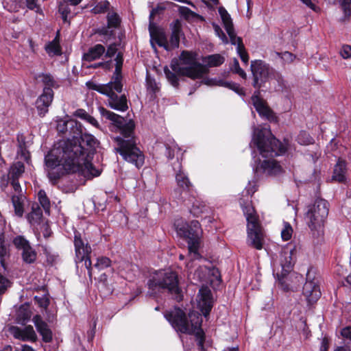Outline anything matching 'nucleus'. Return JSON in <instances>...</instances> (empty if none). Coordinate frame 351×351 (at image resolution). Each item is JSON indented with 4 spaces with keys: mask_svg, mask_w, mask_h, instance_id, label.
Returning a JSON list of instances; mask_svg holds the SVG:
<instances>
[{
    "mask_svg": "<svg viewBox=\"0 0 351 351\" xmlns=\"http://www.w3.org/2000/svg\"><path fill=\"white\" fill-rule=\"evenodd\" d=\"M36 80H39L44 86L43 89L57 88L59 87V82L51 73H42L36 76Z\"/></svg>",
    "mask_w": 351,
    "mask_h": 351,
    "instance_id": "obj_26",
    "label": "nucleus"
},
{
    "mask_svg": "<svg viewBox=\"0 0 351 351\" xmlns=\"http://www.w3.org/2000/svg\"><path fill=\"white\" fill-rule=\"evenodd\" d=\"M328 340L327 339V338L324 337L322 341L320 351H328Z\"/></svg>",
    "mask_w": 351,
    "mask_h": 351,
    "instance_id": "obj_63",
    "label": "nucleus"
},
{
    "mask_svg": "<svg viewBox=\"0 0 351 351\" xmlns=\"http://www.w3.org/2000/svg\"><path fill=\"white\" fill-rule=\"evenodd\" d=\"M226 31L230 38V41L232 45H237V47H239L240 45H244L241 38L237 36L234 27Z\"/></svg>",
    "mask_w": 351,
    "mask_h": 351,
    "instance_id": "obj_41",
    "label": "nucleus"
},
{
    "mask_svg": "<svg viewBox=\"0 0 351 351\" xmlns=\"http://www.w3.org/2000/svg\"><path fill=\"white\" fill-rule=\"evenodd\" d=\"M108 27L109 28H117L121 23L119 16L115 12H109L107 15Z\"/></svg>",
    "mask_w": 351,
    "mask_h": 351,
    "instance_id": "obj_39",
    "label": "nucleus"
},
{
    "mask_svg": "<svg viewBox=\"0 0 351 351\" xmlns=\"http://www.w3.org/2000/svg\"><path fill=\"white\" fill-rule=\"evenodd\" d=\"M176 180L178 186L183 191L189 192L192 190V183L190 182L188 176L182 170H179L176 173Z\"/></svg>",
    "mask_w": 351,
    "mask_h": 351,
    "instance_id": "obj_29",
    "label": "nucleus"
},
{
    "mask_svg": "<svg viewBox=\"0 0 351 351\" xmlns=\"http://www.w3.org/2000/svg\"><path fill=\"white\" fill-rule=\"evenodd\" d=\"M9 286V280L0 275V294L3 293Z\"/></svg>",
    "mask_w": 351,
    "mask_h": 351,
    "instance_id": "obj_58",
    "label": "nucleus"
},
{
    "mask_svg": "<svg viewBox=\"0 0 351 351\" xmlns=\"http://www.w3.org/2000/svg\"><path fill=\"white\" fill-rule=\"evenodd\" d=\"M11 332L15 338L23 341H35L37 338L36 332L32 326H27L23 329L16 326L12 327L11 328Z\"/></svg>",
    "mask_w": 351,
    "mask_h": 351,
    "instance_id": "obj_20",
    "label": "nucleus"
},
{
    "mask_svg": "<svg viewBox=\"0 0 351 351\" xmlns=\"http://www.w3.org/2000/svg\"><path fill=\"white\" fill-rule=\"evenodd\" d=\"M219 13L221 16L226 30L233 28L234 27L231 17L230 14L228 13L227 10L224 8H219Z\"/></svg>",
    "mask_w": 351,
    "mask_h": 351,
    "instance_id": "obj_37",
    "label": "nucleus"
},
{
    "mask_svg": "<svg viewBox=\"0 0 351 351\" xmlns=\"http://www.w3.org/2000/svg\"><path fill=\"white\" fill-rule=\"evenodd\" d=\"M260 167L264 173L271 176L278 175L282 171V167L273 159L263 160Z\"/></svg>",
    "mask_w": 351,
    "mask_h": 351,
    "instance_id": "obj_24",
    "label": "nucleus"
},
{
    "mask_svg": "<svg viewBox=\"0 0 351 351\" xmlns=\"http://www.w3.org/2000/svg\"><path fill=\"white\" fill-rule=\"evenodd\" d=\"M38 200L40 205L43 206L45 213L49 215L50 211V202L43 190H40L38 193Z\"/></svg>",
    "mask_w": 351,
    "mask_h": 351,
    "instance_id": "obj_38",
    "label": "nucleus"
},
{
    "mask_svg": "<svg viewBox=\"0 0 351 351\" xmlns=\"http://www.w3.org/2000/svg\"><path fill=\"white\" fill-rule=\"evenodd\" d=\"M119 53L122 54L121 52L117 53V45L113 43L108 46L106 52L105 53V57L106 58H112L115 54L118 55ZM123 56V55H121ZM117 56H116L117 57Z\"/></svg>",
    "mask_w": 351,
    "mask_h": 351,
    "instance_id": "obj_56",
    "label": "nucleus"
},
{
    "mask_svg": "<svg viewBox=\"0 0 351 351\" xmlns=\"http://www.w3.org/2000/svg\"><path fill=\"white\" fill-rule=\"evenodd\" d=\"M251 99L254 107L261 117L269 120L273 119V112L267 105L266 101L260 97L259 90L255 91Z\"/></svg>",
    "mask_w": 351,
    "mask_h": 351,
    "instance_id": "obj_17",
    "label": "nucleus"
},
{
    "mask_svg": "<svg viewBox=\"0 0 351 351\" xmlns=\"http://www.w3.org/2000/svg\"><path fill=\"white\" fill-rule=\"evenodd\" d=\"M199 306L202 313L206 316L213 307V298L210 289L202 286L199 291Z\"/></svg>",
    "mask_w": 351,
    "mask_h": 351,
    "instance_id": "obj_18",
    "label": "nucleus"
},
{
    "mask_svg": "<svg viewBox=\"0 0 351 351\" xmlns=\"http://www.w3.org/2000/svg\"><path fill=\"white\" fill-rule=\"evenodd\" d=\"M230 70L233 73L238 74L242 78H246L247 75L245 72L240 67L239 61L236 58H234L233 60L232 64L230 66Z\"/></svg>",
    "mask_w": 351,
    "mask_h": 351,
    "instance_id": "obj_46",
    "label": "nucleus"
},
{
    "mask_svg": "<svg viewBox=\"0 0 351 351\" xmlns=\"http://www.w3.org/2000/svg\"><path fill=\"white\" fill-rule=\"evenodd\" d=\"M304 4H305L307 7L310 8L311 9L315 10V5L311 0H300Z\"/></svg>",
    "mask_w": 351,
    "mask_h": 351,
    "instance_id": "obj_64",
    "label": "nucleus"
},
{
    "mask_svg": "<svg viewBox=\"0 0 351 351\" xmlns=\"http://www.w3.org/2000/svg\"><path fill=\"white\" fill-rule=\"evenodd\" d=\"M302 294L309 305L315 303L321 296L318 281L312 275V271L310 269L306 274V281L303 287Z\"/></svg>",
    "mask_w": 351,
    "mask_h": 351,
    "instance_id": "obj_13",
    "label": "nucleus"
},
{
    "mask_svg": "<svg viewBox=\"0 0 351 351\" xmlns=\"http://www.w3.org/2000/svg\"><path fill=\"white\" fill-rule=\"evenodd\" d=\"M43 217V211L40 208L36 205L33 206L32 211L27 215V220L32 225H36L40 223Z\"/></svg>",
    "mask_w": 351,
    "mask_h": 351,
    "instance_id": "obj_33",
    "label": "nucleus"
},
{
    "mask_svg": "<svg viewBox=\"0 0 351 351\" xmlns=\"http://www.w3.org/2000/svg\"><path fill=\"white\" fill-rule=\"evenodd\" d=\"M74 247L75 258V261L77 265L80 263L84 262V266L88 270V274L90 278L92 276V263L90 261V255L92 249L86 239L82 237V234L79 232H74Z\"/></svg>",
    "mask_w": 351,
    "mask_h": 351,
    "instance_id": "obj_10",
    "label": "nucleus"
},
{
    "mask_svg": "<svg viewBox=\"0 0 351 351\" xmlns=\"http://www.w3.org/2000/svg\"><path fill=\"white\" fill-rule=\"evenodd\" d=\"M225 58L220 54H213L206 56L204 61L208 66H219L224 62Z\"/></svg>",
    "mask_w": 351,
    "mask_h": 351,
    "instance_id": "obj_35",
    "label": "nucleus"
},
{
    "mask_svg": "<svg viewBox=\"0 0 351 351\" xmlns=\"http://www.w3.org/2000/svg\"><path fill=\"white\" fill-rule=\"evenodd\" d=\"M277 54L279 56H280L281 58L282 59H284L285 60H288V61H290V62H292L294 60V58H295V56L291 53H290L289 51H285L282 53H278Z\"/></svg>",
    "mask_w": 351,
    "mask_h": 351,
    "instance_id": "obj_60",
    "label": "nucleus"
},
{
    "mask_svg": "<svg viewBox=\"0 0 351 351\" xmlns=\"http://www.w3.org/2000/svg\"><path fill=\"white\" fill-rule=\"evenodd\" d=\"M265 241V234L260 222L247 224V242L250 246L260 250L263 248Z\"/></svg>",
    "mask_w": 351,
    "mask_h": 351,
    "instance_id": "obj_14",
    "label": "nucleus"
},
{
    "mask_svg": "<svg viewBox=\"0 0 351 351\" xmlns=\"http://www.w3.org/2000/svg\"><path fill=\"white\" fill-rule=\"evenodd\" d=\"M213 26L216 35L222 40V42L224 44L228 43V40L224 32L222 31L221 28L215 23H213Z\"/></svg>",
    "mask_w": 351,
    "mask_h": 351,
    "instance_id": "obj_51",
    "label": "nucleus"
},
{
    "mask_svg": "<svg viewBox=\"0 0 351 351\" xmlns=\"http://www.w3.org/2000/svg\"><path fill=\"white\" fill-rule=\"evenodd\" d=\"M239 204L246 217L247 224H253L259 222L258 217L249 198H247L246 201L243 199H240Z\"/></svg>",
    "mask_w": 351,
    "mask_h": 351,
    "instance_id": "obj_21",
    "label": "nucleus"
},
{
    "mask_svg": "<svg viewBox=\"0 0 351 351\" xmlns=\"http://www.w3.org/2000/svg\"><path fill=\"white\" fill-rule=\"evenodd\" d=\"M341 334L343 337L351 339V327H346L343 328Z\"/></svg>",
    "mask_w": 351,
    "mask_h": 351,
    "instance_id": "obj_62",
    "label": "nucleus"
},
{
    "mask_svg": "<svg viewBox=\"0 0 351 351\" xmlns=\"http://www.w3.org/2000/svg\"><path fill=\"white\" fill-rule=\"evenodd\" d=\"M69 125L71 128H75L77 131H80L81 128L80 123L77 122L74 119H69V121H60L58 122L57 125V130L62 133H64L67 130V126Z\"/></svg>",
    "mask_w": 351,
    "mask_h": 351,
    "instance_id": "obj_34",
    "label": "nucleus"
},
{
    "mask_svg": "<svg viewBox=\"0 0 351 351\" xmlns=\"http://www.w3.org/2000/svg\"><path fill=\"white\" fill-rule=\"evenodd\" d=\"M165 76L169 81V82L176 88H178L179 86V80L178 75H180L177 72L174 71L172 69L170 70L167 67H165L164 69Z\"/></svg>",
    "mask_w": 351,
    "mask_h": 351,
    "instance_id": "obj_36",
    "label": "nucleus"
},
{
    "mask_svg": "<svg viewBox=\"0 0 351 351\" xmlns=\"http://www.w3.org/2000/svg\"><path fill=\"white\" fill-rule=\"evenodd\" d=\"M13 244L19 250L21 251L22 258L25 263L31 264L35 262L37 254L24 237H16L13 240Z\"/></svg>",
    "mask_w": 351,
    "mask_h": 351,
    "instance_id": "obj_15",
    "label": "nucleus"
},
{
    "mask_svg": "<svg viewBox=\"0 0 351 351\" xmlns=\"http://www.w3.org/2000/svg\"><path fill=\"white\" fill-rule=\"evenodd\" d=\"M163 10H165V8L164 7H162V6H160L158 5L157 8L153 9L150 13V16H149V32H150V35L152 36H154V31H153V23H152V20H153V17L154 16L158 13V12L159 10L160 11H162Z\"/></svg>",
    "mask_w": 351,
    "mask_h": 351,
    "instance_id": "obj_54",
    "label": "nucleus"
},
{
    "mask_svg": "<svg viewBox=\"0 0 351 351\" xmlns=\"http://www.w3.org/2000/svg\"><path fill=\"white\" fill-rule=\"evenodd\" d=\"M89 114L84 109H77L74 112V116L85 120Z\"/></svg>",
    "mask_w": 351,
    "mask_h": 351,
    "instance_id": "obj_59",
    "label": "nucleus"
},
{
    "mask_svg": "<svg viewBox=\"0 0 351 351\" xmlns=\"http://www.w3.org/2000/svg\"><path fill=\"white\" fill-rule=\"evenodd\" d=\"M293 250H285L281 252V256L285 257V261L281 260V265H282L283 269H285L286 267L289 269L291 267V263H292L291 256L293 254Z\"/></svg>",
    "mask_w": 351,
    "mask_h": 351,
    "instance_id": "obj_40",
    "label": "nucleus"
},
{
    "mask_svg": "<svg viewBox=\"0 0 351 351\" xmlns=\"http://www.w3.org/2000/svg\"><path fill=\"white\" fill-rule=\"evenodd\" d=\"M346 162L344 160L339 159L333 170L332 180L339 182H343L346 180Z\"/></svg>",
    "mask_w": 351,
    "mask_h": 351,
    "instance_id": "obj_28",
    "label": "nucleus"
},
{
    "mask_svg": "<svg viewBox=\"0 0 351 351\" xmlns=\"http://www.w3.org/2000/svg\"><path fill=\"white\" fill-rule=\"evenodd\" d=\"M250 67L253 75L252 85L255 88H261L268 77L274 73V70L261 60L252 61Z\"/></svg>",
    "mask_w": 351,
    "mask_h": 351,
    "instance_id": "obj_12",
    "label": "nucleus"
},
{
    "mask_svg": "<svg viewBox=\"0 0 351 351\" xmlns=\"http://www.w3.org/2000/svg\"><path fill=\"white\" fill-rule=\"evenodd\" d=\"M237 51L241 58V60L245 64H247L249 61V56L245 50L244 45H240L239 47H237Z\"/></svg>",
    "mask_w": 351,
    "mask_h": 351,
    "instance_id": "obj_50",
    "label": "nucleus"
},
{
    "mask_svg": "<svg viewBox=\"0 0 351 351\" xmlns=\"http://www.w3.org/2000/svg\"><path fill=\"white\" fill-rule=\"evenodd\" d=\"M177 232L187 240L189 248V256L191 260L199 259L201 256L198 252L200 240V225L199 223L193 220L189 223L177 225Z\"/></svg>",
    "mask_w": 351,
    "mask_h": 351,
    "instance_id": "obj_9",
    "label": "nucleus"
},
{
    "mask_svg": "<svg viewBox=\"0 0 351 351\" xmlns=\"http://www.w3.org/2000/svg\"><path fill=\"white\" fill-rule=\"evenodd\" d=\"M328 203L323 199H317L308 207L305 221L311 230L312 237L320 241L324 234V224L328 215Z\"/></svg>",
    "mask_w": 351,
    "mask_h": 351,
    "instance_id": "obj_6",
    "label": "nucleus"
},
{
    "mask_svg": "<svg viewBox=\"0 0 351 351\" xmlns=\"http://www.w3.org/2000/svg\"><path fill=\"white\" fill-rule=\"evenodd\" d=\"M101 115L111 121L120 130L121 136L114 138L117 147V152L119 153L123 158L137 168L143 166L144 163V155L136 147L134 136V122L132 120L126 121L125 119L104 107L99 108Z\"/></svg>",
    "mask_w": 351,
    "mask_h": 351,
    "instance_id": "obj_2",
    "label": "nucleus"
},
{
    "mask_svg": "<svg viewBox=\"0 0 351 351\" xmlns=\"http://www.w3.org/2000/svg\"><path fill=\"white\" fill-rule=\"evenodd\" d=\"M156 40L159 46L163 47L167 50L169 49V44L167 43V38H165V36L163 34H158L156 37Z\"/></svg>",
    "mask_w": 351,
    "mask_h": 351,
    "instance_id": "obj_57",
    "label": "nucleus"
},
{
    "mask_svg": "<svg viewBox=\"0 0 351 351\" xmlns=\"http://www.w3.org/2000/svg\"><path fill=\"white\" fill-rule=\"evenodd\" d=\"M109 6V2L108 1H104L102 3H98L96 6H95L93 8V12L95 14H99L105 12L108 9Z\"/></svg>",
    "mask_w": 351,
    "mask_h": 351,
    "instance_id": "obj_52",
    "label": "nucleus"
},
{
    "mask_svg": "<svg viewBox=\"0 0 351 351\" xmlns=\"http://www.w3.org/2000/svg\"><path fill=\"white\" fill-rule=\"evenodd\" d=\"M147 88L152 93H156L159 90V87L156 82L155 80L152 78L149 75H147L146 77Z\"/></svg>",
    "mask_w": 351,
    "mask_h": 351,
    "instance_id": "obj_49",
    "label": "nucleus"
},
{
    "mask_svg": "<svg viewBox=\"0 0 351 351\" xmlns=\"http://www.w3.org/2000/svg\"><path fill=\"white\" fill-rule=\"evenodd\" d=\"M181 35L182 29L180 23L178 21H176L172 27V32L170 37V45L172 48H177L179 47L180 38Z\"/></svg>",
    "mask_w": 351,
    "mask_h": 351,
    "instance_id": "obj_31",
    "label": "nucleus"
},
{
    "mask_svg": "<svg viewBox=\"0 0 351 351\" xmlns=\"http://www.w3.org/2000/svg\"><path fill=\"white\" fill-rule=\"evenodd\" d=\"M204 83L208 86H223L226 87L229 89L233 90L234 92L237 93L238 94H243V90L242 88L240 87V86L238 84L231 82H226L223 80H217L216 78L215 79H206L204 80Z\"/></svg>",
    "mask_w": 351,
    "mask_h": 351,
    "instance_id": "obj_23",
    "label": "nucleus"
},
{
    "mask_svg": "<svg viewBox=\"0 0 351 351\" xmlns=\"http://www.w3.org/2000/svg\"><path fill=\"white\" fill-rule=\"evenodd\" d=\"M251 145L257 147L263 157L279 156L287 151V145L276 139L266 127L254 129Z\"/></svg>",
    "mask_w": 351,
    "mask_h": 351,
    "instance_id": "obj_5",
    "label": "nucleus"
},
{
    "mask_svg": "<svg viewBox=\"0 0 351 351\" xmlns=\"http://www.w3.org/2000/svg\"><path fill=\"white\" fill-rule=\"evenodd\" d=\"M85 121L91 124L92 125H93L94 127H95L96 128H100L98 121L90 114L88 115Z\"/></svg>",
    "mask_w": 351,
    "mask_h": 351,
    "instance_id": "obj_61",
    "label": "nucleus"
},
{
    "mask_svg": "<svg viewBox=\"0 0 351 351\" xmlns=\"http://www.w3.org/2000/svg\"><path fill=\"white\" fill-rule=\"evenodd\" d=\"M25 171V166L21 162H16L14 163L9 171V178L11 180H19V178H21L23 173Z\"/></svg>",
    "mask_w": 351,
    "mask_h": 351,
    "instance_id": "obj_32",
    "label": "nucleus"
},
{
    "mask_svg": "<svg viewBox=\"0 0 351 351\" xmlns=\"http://www.w3.org/2000/svg\"><path fill=\"white\" fill-rule=\"evenodd\" d=\"M45 162H46V156L45 157ZM45 165L46 166L49 168L51 170L49 171L48 172V178H49V180H51V182L53 183V184H55L56 182V181L58 180V178H60V175L59 173H56L53 171V170L56 168V167H61V168L62 169V170L65 172V173H73L72 172H67L64 170V169L63 168V167L62 165H58V166H56V167H49L47 165V162H45Z\"/></svg>",
    "mask_w": 351,
    "mask_h": 351,
    "instance_id": "obj_43",
    "label": "nucleus"
},
{
    "mask_svg": "<svg viewBox=\"0 0 351 351\" xmlns=\"http://www.w3.org/2000/svg\"><path fill=\"white\" fill-rule=\"evenodd\" d=\"M3 5L10 12H19L26 7L25 0H3Z\"/></svg>",
    "mask_w": 351,
    "mask_h": 351,
    "instance_id": "obj_30",
    "label": "nucleus"
},
{
    "mask_svg": "<svg viewBox=\"0 0 351 351\" xmlns=\"http://www.w3.org/2000/svg\"><path fill=\"white\" fill-rule=\"evenodd\" d=\"M114 60L116 62L115 71L110 82L106 84L88 82L86 84L90 89L106 95L108 97L107 104L109 107L118 111L125 112L128 108L127 98L125 95H117L122 91L123 88L121 69L123 58H122L121 54L119 53Z\"/></svg>",
    "mask_w": 351,
    "mask_h": 351,
    "instance_id": "obj_3",
    "label": "nucleus"
},
{
    "mask_svg": "<svg viewBox=\"0 0 351 351\" xmlns=\"http://www.w3.org/2000/svg\"><path fill=\"white\" fill-rule=\"evenodd\" d=\"M341 9L343 11L345 18H348L351 15V0H339Z\"/></svg>",
    "mask_w": 351,
    "mask_h": 351,
    "instance_id": "obj_48",
    "label": "nucleus"
},
{
    "mask_svg": "<svg viewBox=\"0 0 351 351\" xmlns=\"http://www.w3.org/2000/svg\"><path fill=\"white\" fill-rule=\"evenodd\" d=\"M11 186L13 189L11 197L14 213L16 215L22 217L24 212L23 202L25 197L23 195L21 186L17 180H11Z\"/></svg>",
    "mask_w": 351,
    "mask_h": 351,
    "instance_id": "obj_16",
    "label": "nucleus"
},
{
    "mask_svg": "<svg viewBox=\"0 0 351 351\" xmlns=\"http://www.w3.org/2000/svg\"><path fill=\"white\" fill-rule=\"evenodd\" d=\"M33 322L37 331L40 334L43 340L45 342H50L52 340V332L49 329L47 324L45 322L40 315H36L33 317Z\"/></svg>",
    "mask_w": 351,
    "mask_h": 351,
    "instance_id": "obj_22",
    "label": "nucleus"
},
{
    "mask_svg": "<svg viewBox=\"0 0 351 351\" xmlns=\"http://www.w3.org/2000/svg\"><path fill=\"white\" fill-rule=\"evenodd\" d=\"M340 56L343 59H348L351 58V45H343L340 51Z\"/></svg>",
    "mask_w": 351,
    "mask_h": 351,
    "instance_id": "obj_55",
    "label": "nucleus"
},
{
    "mask_svg": "<svg viewBox=\"0 0 351 351\" xmlns=\"http://www.w3.org/2000/svg\"><path fill=\"white\" fill-rule=\"evenodd\" d=\"M170 67L180 76L193 80L202 78L208 73V69L197 61L195 54L187 51L181 53L179 62L172 61Z\"/></svg>",
    "mask_w": 351,
    "mask_h": 351,
    "instance_id": "obj_7",
    "label": "nucleus"
},
{
    "mask_svg": "<svg viewBox=\"0 0 351 351\" xmlns=\"http://www.w3.org/2000/svg\"><path fill=\"white\" fill-rule=\"evenodd\" d=\"M111 261L109 258L106 256H101L97 258L96 263L94 267L99 270H102L109 267L111 265Z\"/></svg>",
    "mask_w": 351,
    "mask_h": 351,
    "instance_id": "obj_42",
    "label": "nucleus"
},
{
    "mask_svg": "<svg viewBox=\"0 0 351 351\" xmlns=\"http://www.w3.org/2000/svg\"><path fill=\"white\" fill-rule=\"evenodd\" d=\"M53 98V91L50 89H43V93L36 101V107L40 116H44L48 112Z\"/></svg>",
    "mask_w": 351,
    "mask_h": 351,
    "instance_id": "obj_19",
    "label": "nucleus"
},
{
    "mask_svg": "<svg viewBox=\"0 0 351 351\" xmlns=\"http://www.w3.org/2000/svg\"><path fill=\"white\" fill-rule=\"evenodd\" d=\"M45 49L49 55H59L61 53L59 44L55 41L49 43Z\"/></svg>",
    "mask_w": 351,
    "mask_h": 351,
    "instance_id": "obj_45",
    "label": "nucleus"
},
{
    "mask_svg": "<svg viewBox=\"0 0 351 351\" xmlns=\"http://www.w3.org/2000/svg\"><path fill=\"white\" fill-rule=\"evenodd\" d=\"M59 12L61 14L64 23H67L69 24L70 21L68 19L69 15L71 12L69 6L66 3H61L59 5Z\"/></svg>",
    "mask_w": 351,
    "mask_h": 351,
    "instance_id": "obj_44",
    "label": "nucleus"
},
{
    "mask_svg": "<svg viewBox=\"0 0 351 351\" xmlns=\"http://www.w3.org/2000/svg\"><path fill=\"white\" fill-rule=\"evenodd\" d=\"M147 285L150 295H155L160 289H167L171 293L176 295L180 292L178 275L171 270L156 271L149 278Z\"/></svg>",
    "mask_w": 351,
    "mask_h": 351,
    "instance_id": "obj_8",
    "label": "nucleus"
},
{
    "mask_svg": "<svg viewBox=\"0 0 351 351\" xmlns=\"http://www.w3.org/2000/svg\"><path fill=\"white\" fill-rule=\"evenodd\" d=\"M189 277L193 283L199 282L213 284L221 280L220 271L211 265L210 266L198 267L193 273L190 272Z\"/></svg>",
    "mask_w": 351,
    "mask_h": 351,
    "instance_id": "obj_11",
    "label": "nucleus"
},
{
    "mask_svg": "<svg viewBox=\"0 0 351 351\" xmlns=\"http://www.w3.org/2000/svg\"><path fill=\"white\" fill-rule=\"evenodd\" d=\"M165 318L175 330L182 333L195 335L198 348L204 351V332L201 328L202 317L200 313L191 311L186 317L185 313L180 308H175L165 314Z\"/></svg>",
    "mask_w": 351,
    "mask_h": 351,
    "instance_id": "obj_4",
    "label": "nucleus"
},
{
    "mask_svg": "<svg viewBox=\"0 0 351 351\" xmlns=\"http://www.w3.org/2000/svg\"><path fill=\"white\" fill-rule=\"evenodd\" d=\"M98 140L87 132L82 133L80 138L62 141L58 146L46 155L49 167L62 165L67 172L78 173L90 179L101 174V170L92 163Z\"/></svg>",
    "mask_w": 351,
    "mask_h": 351,
    "instance_id": "obj_1",
    "label": "nucleus"
},
{
    "mask_svg": "<svg viewBox=\"0 0 351 351\" xmlns=\"http://www.w3.org/2000/svg\"><path fill=\"white\" fill-rule=\"evenodd\" d=\"M190 212L195 217H199L202 215H205V217H208V214L212 212L211 208L209 206H208L206 202L199 200L195 199L193 202V205L190 209Z\"/></svg>",
    "mask_w": 351,
    "mask_h": 351,
    "instance_id": "obj_25",
    "label": "nucleus"
},
{
    "mask_svg": "<svg viewBox=\"0 0 351 351\" xmlns=\"http://www.w3.org/2000/svg\"><path fill=\"white\" fill-rule=\"evenodd\" d=\"M38 0H25L26 8L30 10H36V12L40 13L42 12L40 5L38 4Z\"/></svg>",
    "mask_w": 351,
    "mask_h": 351,
    "instance_id": "obj_53",
    "label": "nucleus"
},
{
    "mask_svg": "<svg viewBox=\"0 0 351 351\" xmlns=\"http://www.w3.org/2000/svg\"><path fill=\"white\" fill-rule=\"evenodd\" d=\"M293 234V229L291 225L285 222L284 223V228L281 231V237L284 241H288L291 238Z\"/></svg>",
    "mask_w": 351,
    "mask_h": 351,
    "instance_id": "obj_47",
    "label": "nucleus"
},
{
    "mask_svg": "<svg viewBox=\"0 0 351 351\" xmlns=\"http://www.w3.org/2000/svg\"><path fill=\"white\" fill-rule=\"evenodd\" d=\"M106 52L104 46L101 44H97L89 48L88 51L84 54L83 59L86 61L91 62L99 58Z\"/></svg>",
    "mask_w": 351,
    "mask_h": 351,
    "instance_id": "obj_27",
    "label": "nucleus"
}]
</instances>
